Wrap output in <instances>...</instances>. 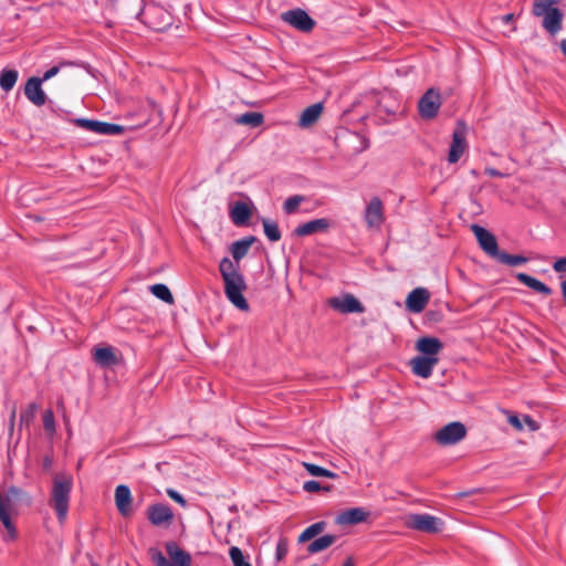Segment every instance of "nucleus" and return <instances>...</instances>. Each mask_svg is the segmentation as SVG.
Wrapping results in <instances>:
<instances>
[{
	"label": "nucleus",
	"mask_w": 566,
	"mask_h": 566,
	"mask_svg": "<svg viewBox=\"0 0 566 566\" xmlns=\"http://www.w3.org/2000/svg\"><path fill=\"white\" fill-rule=\"evenodd\" d=\"M219 271L224 283L227 298L240 311H249V303L243 295L247 284L238 266L228 256H224L219 263Z\"/></svg>",
	"instance_id": "nucleus-1"
},
{
	"label": "nucleus",
	"mask_w": 566,
	"mask_h": 566,
	"mask_svg": "<svg viewBox=\"0 0 566 566\" xmlns=\"http://www.w3.org/2000/svg\"><path fill=\"white\" fill-rule=\"evenodd\" d=\"M31 496L21 488L10 485L3 493L0 492V522L7 531L6 539L17 538V528L11 517L18 514L19 505H30Z\"/></svg>",
	"instance_id": "nucleus-2"
},
{
	"label": "nucleus",
	"mask_w": 566,
	"mask_h": 566,
	"mask_svg": "<svg viewBox=\"0 0 566 566\" xmlns=\"http://www.w3.org/2000/svg\"><path fill=\"white\" fill-rule=\"evenodd\" d=\"M560 0H535L532 8V13L535 17H542L543 28L555 35L562 30V22L564 14L556 7Z\"/></svg>",
	"instance_id": "nucleus-3"
},
{
	"label": "nucleus",
	"mask_w": 566,
	"mask_h": 566,
	"mask_svg": "<svg viewBox=\"0 0 566 566\" xmlns=\"http://www.w3.org/2000/svg\"><path fill=\"white\" fill-rule=\"evenodd\" d=\"M72 486L73 480L70 475H56L53 480L51 506L54 509L60 522L66 518Z\"/></svg>",
	"instance_id": "nucleus-4"
},
{
	"label": "nucleus",
	"mask_w": 566,
	"mask_h": 566,
	"mask_svg": "<svg viewBox=\"0 0 566 566\" xmlns=\"http://www.w3.org/2000/svg\"><path fill=\"white\" fill-rule=\"evenodd\" d=\"M166 552L171 558V562L166 558V556L158 548H150L149 555L153 563L156 566H190L191 565V556L189 553L185 552L179 547V545L174 542H167L165 545Z\"/></svg>",
	"instance_id": "nucleus-5"
},
{
	"label": "nucleus",
	"mask_w": 566,
	"mask_h": 566,
	"mask_svg": "<svg viewBox=\"0 0 566 566\" xmlns=\"http://www.w3.org/2000/svg\"><path fill=\"white\" fill-rule=\"evenodd\" d=\"M139 15L143 23L154 31H165L171 24L169 12L156 3L146 4Z\"/></svg>",
	"instance_id": "nucleus-6"
},
{
	"label": "nucleus",
	"mask_w": 566,
	"mask_h": 566,
	"mask_svg": "<svg viewBox=\"0 0 566 566\" xmlns=\"http://www.w3.org/2000/svg\"><path fill=\"white\" fill-rule=\"evenodd\" d=\"M467 428L462 422L453 421L434 433V439L440 446H453L464 439Z\"/></svg>",
	"instance_id": "nucleus-7"
},
{
	"label": "nucleus",
	"mask_w": 566,
	"mask_h": 566,
	"mask_svg": "<svg viewBox=\"0 0 566 566\" xmlns=\"http://www.w3.org/2000/svg\"><path fill=\"white\" fill-rule=\"evenodd\" d=\"M281 19L283 22L304 33L311 32L315 27L314 19L301 8L282 12Z\"/></svg>",
	"instance_id": "nucleus-8"
},
{
	"label": "nucleus",
	"mask_w": 566,
	"mask_h": 566,
	"mask_svg": "<svg viewBox=\"0 0 566 566\" xmlns=\"http://www.w3.org/2000/svg\"><path fill=\"white\" fill-rule=\"evenodd\" d=\"M441 95L436 88H429L418 102V111L422 118L432 119L441 106Z\"/></svg>",
	"instance_id": "nucleus-9"
},
{
	"label": "nucleus",
	"mask_w": 566,
	"mask_h": 566,
	"mask_svg": "<svg viewBox=\"0 0 566 566\" xmlns=\"http://www.w3.org/2000/svg\"><path fill=\"white\" fill-rule=\"evenodd\" d=\"M440 524L441 520L430 514H411L407 520L409 528L430 534L438 533Z\"/></svg>",
	"instance_id": "nucleus-10"
},
{
	"label": "nucleus",
	"mask_w": 566,
	"mask_h": 566,
	"mask_svg": "<svg viewBox=\"0 0 566 566\" xmlns=\"http://www.w3.org/2000/svg\"><path fill=\"white\" fill-rule=\"evenodd\" d=\"M468 148V143L465 138V126L463 123H458L455 129L452 134V142L450 145L448 161L450 164H455L460 160L462 155Z\"/></svg>",
	"instance_id": "nucleus-11"
},
{
	"label": "nucleus",
	"mask_w": 566,
	"mask_h": 566,
	"mask_svg": "<svg viewBox=\"0 0 566 566\" xmlns=\"http://www.w3.org/2000/svg\"><path fill=\"white\" fill-rule=\"evenodd\" d=\"M471 230L474 233L481 249L490 256L496 259L501 251L499 250L495 235L479 224H472Z\"/></svg>",
	"instance_id": "nucleus-12"
},
{
	"label": "nucleus",
	"mask_w": 566,
	"mask_h": 566,
	"mask_svg": "<svg viewBox=\"0 0 566 566\" xmlns=\"http://www.w3.org/2000/svg\"><path fill=\"white\" fill-rule=\"evenodd\" d=\"M364 220L368 228L379 229L385 221L384 203L379 197H374L368 202L364 213Z\"/></svg>",
	"instance_id": "nucleus-13"
},
{
	"label": "nucleus",
	"mask_w": 566,
	"mask_h": 566,
	"mask_svg": "<svg viewBox=\"0 0 566 566\" xmlns=\"http://www.w3.org/2000/svg\"><path fill=\"white\" fill-rule=\"evenodd\" d=\"M147 518L153 525L160 526L164 523H171L174 512L168 504L156 503L148 506Z\"/></svg>",
	"instance_id": "nucleus-14"
},
{
	"label": "nucleus",
	"mask_w": 566,
	"mask_h": 566,
	"mask_svg": "<svg viewBox=\"0 0 566 566\" xmlns=\"http://www.w3.org/2000/svg\"><path fill=\"white\" fill-rule=\"evenodd\" d=\"M42 84L40 77L32 76L30 77L24 85V95L25 97L35 106H42L46 103V94L42 90Z\"/></svg>",
	"instance_id": "nucleus-15"
},
{
	"label": "nucleus",
	"mask_w": 566,
	"mask_h": 566,
	"mask_svg": "<svg viewBox=\"0 0 566 566\" xmlns=\"http://www.w3.org/2000/svg\"><path fill=\"white\" fill-rule=\"evenodd\" d=\"M438 357L416 356L410 360L411 370L421 378H429L432 375L433 367L438 364Z\"/></svg>",
	"instance_id": "nucleus-16"
},
{
	"label": "nucleus",
	"mask_w": 566,
	"mask_h": 566,
	"mask_svg": "<svg viewBox=\"0 0 566 566\" xmlns=\"http://www.w3.org/2000/svg\"><path fill=\"white\" fill-rule=\"evenodd\" d=\"M430 300V293L424 287L412 290L406 300L407 308L412 313H420L424 310Z\"/></svg>",
	"instance_id": "nucleus-17"
},
{
	"label": "nucleus",
	"mask_w": 566,
	"mask_h": 566,
	"mask_svg": "<svg viewBox=\"0 0 566 566\" xmlns=\"http://www.w3.org/2000/svg\"><path fill=\"white\" fill-rule=\"evenodd\" d=\"M329 304L334 310H337L340 313H346V314L347 313H363L365 310L363 304L359 302V300L356 298L352 294H347L343 298H337V297L332 298L329 301Z\"/></svg>",
	"instance_id": "nucleus-18"
},
{
	"label": "nucleus",
	"mask_w": 566,
	"mask_h": 566,
	"mask_svg": "<svg viewBox=\"0 0 566 566\" xmlns=\"http://www.w3.org/2000/svg\"><path fill=\"white\" fill-rule=\"evenodd\" d=\"M331 227V221L326 218L314 219L302 223L294 229L296 237H306L316 232H324Z\"/></svg>",
	"instance_id": "nucleus-19"
},
{
	"label": "nucleus",
	"mask_w": 566,
	"mask_h": 566,
	"mask_svg": "<svg viewBox=\"0 0 566 566\" xmlns=\"http://www.w3.org/2000/svg\"><path fill=\"white\" fill-rule=\"evenodd\" d=\"M368 515L369 512L364 507H352L340 512L337 515L336 522L342 525H355L365 522Z\"/></svg>",
	"instance_id": "nucleus-20"
},
{
	"label": "nucleus",
	"mask_w": 566,
	"mask_h": 566,
	"mask_svg": "<svg viewBox=\"0 0 566 566\" xmlns=\"http://www.w3.org/2000/svg\"><path fill=\"white\" fill-rule=\"evenodd\" d=\"M115 503L118 512L123 516H128L132 513V493L130 489L125 484H119L115 489Z\"/></svg>",
	"instance_id": "nucleus-21"
},
{
	"label": "nucleus",
	"mask_w": 566,
	"mask_h": 566,
	"mask_svg": "<svg viewBox=\"0 0 566 566\" xmlns=\"http://www.w3.org/2000/svg\"><path fill=\"white\" fill-rule=\"evenodd\" d=\"M416 348L423 354L422 356L437 357L443 344L437 337L424 336L417 340Z\"/></svg>",
	"instance_id": "nucleus-22"
},
{
	"label": "nucleus",
	"mask_w": 566,
	"mask_h": 566,
	"mask_svg": "<svg viewBox=\"0 0 566 566\" xmlns=\"http://www.w3.org/2000/svg\"><path fill=\"white\" fill-rule=\"evenodd\" d=\"M516 280L537 293H541L544 295H551L553 292L548 285H546L542 281L537 280L536 277H533L530 274L517 273Z\"/></svg>",
	"instance_id": "nucleus-23"
},
{
	"label": "nucleus",
	"mask_w": 566,
	"mask_h": 566,
	"mask_svg": "<svg viewBox=\"0 0 566 566\" xmlns=\"http://www.w3.org/2000/svg\"><path fill=\"white\" fill-rule=\"evenodd\" d=\"M94 360L102 367H109L117 364V357L111 346L95 348Z\"/></svg>",
	"instance_id": "nucleus-24"
},
{
	"label": "nucleus",
	"mask_w": 566,
	"mask_h": 566,
	"mask_svg": "<svg viewBox=\"0 0 566 566\" xmlns=\"http://www.w3.org/2000/svg\"><path fill=\"white\" fill-rule=\"evenodd\" d=\"M323 111L322 103H315L306 107L298 119V125L301 127H310L313 125L319 117Z\"/></svg>",
	"instance_id": "nucleus-25"
},
{
	"label": "nucleus",
	"mask_w": 566,
	"mask_h": 566,
	"mask_svg": "<svg viewBox=\"0 0 566 566\" xmlns=\"http://www.w3.org/2000/svg\"><path fill=\"white\" fill-rule=\"evenodd\" d=\"M254 241H255V237L251 235V237H247L241 240L234 241L231 244L230 251H231L233 260L237 263L248 254L249 249Z\"/></svg>",
	"instance_id": "nucleus-26"
},
{
	"label": "nucleus",
	"mask_w": 566,
	"mask_h": 566,
	"mask_svg": "<svg viewBox=\"0 0 566 566\" xmlns=\"http://www.w3.org/2000/svg\"><path fill=\"white\" fill-rule=\"evenodd\" d=\"M251 214H252V212H251L250 207L245 202H242V201L235 202V205L233 206V208L230 212L231 220L237 226L245 224L248 222V220L250 219Z\"/></svg>",
	"instance_id": "nucleus-27"
},
{
	"label": "nucleus",
	"mask_w": 566,
	"mask_h": 566,
	"mask_svg": "<svg viewBox=\"0 0 566 566\" xmlns=\"http://www.w3.org/2000/svg\"><path fill=\"white\" fill-rule=\"evenodd\" d=\"M234 123L239 125H247L252 128L259 127L264 122V116L260 112H247L234 117Z\"/></svg>",
	"instance_id": "nucleus-28"
},
{
	"label": "nucleus",
	"mask_w": 566,
	"mask_h": 566,
	"mask_svg": "<svg viewBox=\"0 0 566 566\" xmlns=\"http://www.w3.org/2000/svg\"><path fill=\"white\" fill-rule=\"evenodd\" d=\"M337 539L336 535L332 534H325L316 539H314L308 546L307 552L310 554H316L319 553L329 546H332Z\"/></svg>",
	"instance_id": "nucleus-29"
},
{
	"label": "nucleus",
	"mask_w": 566,
	"mask_h": 566,
	"mask_svg": "<svg viewBox=\"0 0 566 566\" xmlns=\"http://www.w3.org/2000/svg\"><path fill=\"white\" fill-rule=\"evenodd\" d=\"M19 77V72L14 69H3L0 72V87L4 92H10Z\"/></svg>",
	"instance_id": "nucleus-30"
},
{
	"label": "nucleus",
	"mask_w": 566,
	"mask_h": 566,
	"mask_svg": "<svg viewBox=\"0 0 566 566\" xmlns=\"http://www.w3.org/2000/svg\"><path fill=\"white\" fill-rule=\"evenodd\" d=\"M262 223L264 234L269 239V241L277 242L282 237L277 222L270 219H263Z\"/></svg>",
	"instance_id": "nucleus-31"
},
{
	"label": "nucleus",
	"mask_w": 566,
	"mask_h": 566,
	"mask_svg": "<svg viewBox=\"0 0 566 566\" xmlns=\"http://www.w3.org/2000/svg\"><path fill=\"white\" fill-rule=\"evenodd\" d=\"M325 526H326V523L323 521L316 522V523L310 525L301 533V535L298 537V542L303 543V542H307V541L312 539L313 537H315L316 535L322 533L324 531Z\"/></svg>",
	"instance_id": "nucleus-32"
},
{
	"label": "nucleus",
	"mask_w": 566,
	"mask_h": 566,
	"mask_svg": "<svg viewBox=\"0 0 566 566\" xmlns=\"http://www.w3.org/2000/svg\"><path fill=\"white\" fill-rule=\"evenodd\" d=\"M150 292L167 304L174 303V296L167 285L157 283L150 286Z\"/></svg>",
	"instance_id": "nucleus-33"
},
{
	"label": "nucleus",
	"mask_w": 566,
	"mask_h": 566,
	"mask_svg": "<svg viewBox=\"0 0 566 566\" xmlns=\"http://www.w3.org/2000/svg\"><path fill=\"white\" fill-rule=\"evenodd\" d=\"M496 260L503 264H506V265H510V266H517V265H522V264H525L528 259L526 256H523V255H513V254H509L504 251H501V253L499 254V256L496 258Z\"/></svg>",
	"instance_id": "nucleus-34"
},
{
	"label": "nucleus",
	"mask_w": 566,
	"mask_h": 566,
	"mask_svg": "<svg viewBox=\"0 0 566 566\" xmlns=\"http://www.w3.org/2000/svg\"><path fill=\"white\" fill-rule=\"evenodd\" d=\"M303 465L306 469V471L313 476H324L329 479H336L338 476L335 472L329 471L314 463L303 462Z\"/></svg>",
	"instance_id": "nucleus-35"
},
{
	"label": "nucleus",
	"mask_w": 566,
	"mask_h": 566,
	"mask_svg": "<svg viewBox=\"0 0 566 566\" xmlns=\"http://www.w3.org/2000/svg\"><path fill=\"white\" fill-rule=\"evenodd\" d=\"M98 126H99L98 130H97L98 135L116 136V135H122L125 130V128L122 125L101 122V120H99Z\"/></svg>",
	"instance_id": "nucleus-36"
},
{
	"label": "nucleus",
	"mask_w": 566,
	"mask_h": 566,
	"mask_svg": "<svg viewBox=\"0 0 566 566\" xmlns=\"http://www.w3.org/2000/svg\"><path fill=\"white\" fill-rule=\"evenodd\" d=\"M229 556L233 566H252L244 557L243 552L238 546H232L229 549Z\"/></svg>",
	"instance_id": "nucleus-37"
},
{
	"label": "nucleus",
	"mask_w": 566,
	"mask_h": 566,
	"mask_svg": "<svg viewBox=\"0 0 566 566\" xmlns=\"http://www.w3.org/2000/svg\"><path fill=\"white\" fill-rule=\"evenodd\" d=\"M305 200L304 196L295 195L292 197H289L284 203H283V210L286 214L294 213L298 206Z\"/></svg>",
	"instance_id": "nucleus-38"
},
{
	"label": "nucleus",
	"mask_w": 566,
	"mask_h": 566,
	"mask_svg": "<svg viewBox=\"0 0 566 566\" xmlns=\"http://www.w3.org/2000/svg\"><path fill=\"white\" fill-rule=\"evenodd\" d=\"M43 427L45 432L50 437H53L55 434V419L54 413L51 409L45 410L43 413Z\"/></svg>",
	"instance_id": "nucleus-39"
},
{
	"label": "nucleus",
	"mask_w": 566,
	"mask_h": 566,
	"mask_svg": "<svg viewBox=\"0 0 566 566\" xmlns=\"http://www.w3.org/2000/svg\"><path fill=\"white\" fill-rule=\"evenodd\" d=\"M74 124L85 130L97 134L99 120L88 118H76Z\"/></svg>",
	"instance_id": "nucleus-40"
},
{
	"label": "nucleus",
	"mask_w": 566,
	"mask_h": 566,
	"mask_svg": "<svg viewBox=\"0 0 566 566\" xmlns=\"http://www.w3.org/2000/svg\"><path fill=\"white\" fill-rule=\"evenodd\" d=\"M36 409L38 405L35 402H31L24 410H22L20 413L21 423L28 426L33 420Z\"/></svg>",
	"instance_id": "nucleus-41"
},
{
	"label": "nucleus",
	"mask_w": 566,
	"mask_h": 566,
	"mask_svg": "<svg viewBox=\"0 0 566 566\" xmlns=\"http://www.w3.org/2000/svg\"><path fill=\"white\" fill-rule=\"evenodd\" d=\"M331 486H323L318 481L310 480L304 482L303 490L308 493L318 492V491H331Z\"/></svg>",
	"instance_id": "nucleus-42"
},
{
	"label": "nucleus",
	"mask_w": 566,
	"mask_h": 566,
	"mask_svg": "<svg viewBox=\"0 0 566 566\" xmlns=\"http://www.w3.org/2000/svg\"><path fill=\"white\" fill-rule=\"evenodd\" d=\"M287 554V544L285 539H280L276 549H275V557L277 560H282Z\"/></svg>",
	"instance_id": "nucleus-43"
},
{
	"label": "nucleus",
	"mask_w": 566,
	"mask_h": 566,
	"mask_svg": "<svg viewBox=\"0 0 566 566\" xmlns=\"http://www.w3.org/2000/svg\"><path fill=\"white\" fill-rule=\"evenodd\" d=\"M167 495L171 500H174L177 503H179L181 506H186L187 502H186L185 497L178 491H176L174 489H168L167 490Z\"/></svg>",
	"instance_id": "nucleus-44"
},
{
	"label": "nucleus",
	"mask_w": 566,
	"mask_h": 566,
	"mask_svg": "<svg viewBox=\"0 0 566 566\" xmlns=\"http://www.w3.org/2000/svg\"><path fill=\"white\" fill-rule=\"evenodd\" d=\"M61 70V66L60 65H54L52 67H50L48 71L44 72L43 76L40 77L41 82H46L49 81L50 78L54 77Z\"/></svg>",
	"instance_id": "nucleus-45"
},
{
	"label": "nucleus",
	"mask_w": 566,
	"mask_h": 566,
	"mask_svg": "<svg viewBox=\"0 0 566 566\" xmlns=\"http://www.w3.org/2000/svg\"><path fill=\"white\" fill-rule=\"evenodd\" d=\"M553 270L557 273H566V256L557 259L553 263Z\"/></svg>",
	"instance_id": "nucleus-46"
},
{
	"label": "nucleus",
	"mask_w": 566,
	"mask_h": 566,
	"mask_svg": "<svg viewBox=\"0 0 566 566\" xmlns=\"http://www.w3.org/2000/svg\"><path fill=\"white\" fill-rule=\"evenodd\" d=\"M523 421L527 424L531 431H536L539 429V424L528 415H525Z\"/></svg>",
	"instance_id": "nucleus-47"
},
{
	"label": "nucleus",
	"mask_w": 566,
	"mask_h": 566,
	"mask_svg": "<svg viewBox=\"0 0 566 566\" xmlns=\"http://www.w3.org/2000/svg\"><path fill=\"white\" fill-rule=\"evenodd\" d=\"M509 422L511 426H513L515 429L517 430H522L523 429V422L522 420L518 418L517 415H511L509 416Z\"/></svg>",
	"instance_id": "nucleus-48"
},
{
	"label": "nucleus",
	"mask_w": 566,
	"mask_h": 566,
	"mask_svg": "<svg viewBox=\"0 0 566 566\" xmlns=\"http://www.w3.org/2000/svg\"><path fill=\"white\" fill-rule=\"evenodd\" d=\"M485 174L491 177H504L505 175L495 168H486Z\"/></svg>",
	"instance_id": "nucleus-49"
},
{
	"label": "nucleus",
	"mask_w": 566,
	"mask_h": 566,
	"mask_svg": "<svg viewBox=\"0 0 566 566\" xmlns=\"http://www.w3.org/2000/svg\"><path fill=\"white\" fill-rule=\"evenodd\" d=\"M513 19H514V14L513 13H507V14L502 17V20H503L504 23H510Z\"/></svg>",
	"instance_id": "nucleus-50"
},
{
	"label": "nucleus",
	"mask_w": 566,
	"mask_h": 566,
	"mask_svg": "<svg viewBox=\"0 0 566 566\" xmlns=\"http://www.w3.org/2000/svg\"><path fill=\"white\" fill-rule=\"evenodd\" d=\"M342 566H355L353 557L346 558Z\"/></svg>",
	"instance_id": "nucleus-51"
},
{
	"label": "nucleus",
	"mask_w": 566,
	"mask_h": 566,
	"mask_svg": "<svg viewBox=\"0 0 566 566\" xmlns=\"http://www.w3.org/2000/svg\"><path fill=\"white\" fill-rule=\"evenodd\" d=\"M560 50L563 54L566 56V39L560 41Z\"/></svg>",
	"instance_id": "nucleus-52"
},
{
	"label": "nucleus",
	"mask_w": 566,
	"mask_h": 566,
	"mask_svg": "<svg viewBox=\"0 0 566 566\" xmlns=\"http://www.w3.org/2000/svg\"><path fill=\"white\" fill-rule=\"evenodd\" d=\"M44 464H45V467L51 465V459L45 458V460H44Z\"/></svg>",
	"instance_id": "nucleus-53"
},
{
	"label": "nucleus",
	"mask_w": 566,
	"mask_h": 566,
	"mask_svg": "<svg viewBox=\"0 0 566 566\" xmlns=\"http://www.w3.org/2000/svg\"><path fill=\"white\" fill-rule=\"evenodd\" d=\"M560 285L566 286V280L560 283Z\"/></svg>",
	"instance_id": "nucleus-54"
},
{
	"label": "nucleus",
	"mask_w": 566,
	"mask_h": 566,
	"mask_svg": "<svg viewBox=\"0 0 566 566\" xmlns=\"http://www.w3.org/2000/svg\"><path fill=\"white\" fill-rule=\"evenodd\" d=\"M312 566H317V565H312Z\"/></svg>",
	"instance_id": "nucleus-55"
}]
</instances>
